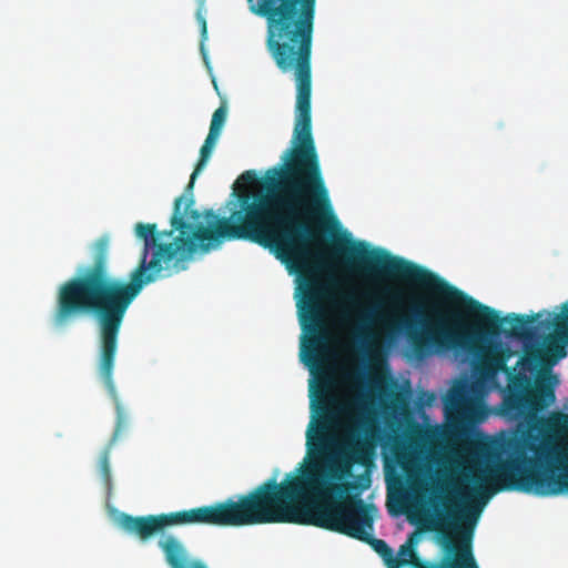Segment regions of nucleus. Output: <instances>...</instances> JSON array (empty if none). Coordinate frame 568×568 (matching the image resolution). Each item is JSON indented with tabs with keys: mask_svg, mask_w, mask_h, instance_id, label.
Wrapping results in <instances>:
<instances>
[{
	"mask_svg": "<svg viewBox=\"0 0 568 568\" xmlns=\"http://www.w3.org/2000/svg\"><path fill=\"white\" fill-rule=\"evenodd\" d=\"M275 253L276 257L301 276V298L297 302L300 321L303 329L310 334L307 344H302V361L314 369L322 361L326 346V327L324 324L323 301L326 286L314 275L310 266L308 246H264Z\"/></svg>",
	"mask_w": 568,
	"mask_h": 568,
	"instance_id": "nucleus-3",
	"label": "nucleus"
},
{
	"mask_svg": "<svg viewBox=\"0 0 568 568\" xmlns=\"http://www.w3.org/2000/svg\"><path fill=\"white\" fill-rule=\"evenodd\" d=\"M217 140H219V136L210 134V133L207 134L203 145L201 146L200 158L197 160L195 169L192 172L190 182L185 189L186 192L193 190L195 179H196L197 174L204 169V166L209 162V160L213 153V150L217 143Z\"/></svg>",
	"mask_w": 568,
	"mask_h": 568,
	"instance_id": "nucleus-8",
	"label": "nucleus"
},
{
	"mask_svg": "<svg viewBox=\"0 0 568 568\" xmlns=\"http://www.w3.org/2000/svg\"><path fill=\"white\" fill-rule=\"evenodd\" d=\"M374 505L363 499H353L341 505L334 513L317 516L312 526L335 531L368 544L383 559L387 568L408 566V559L396 557L393 549L383 539L373 537Z\"/></svg>",
	"mask_w": 568,
	"mask_h": 568,
	"instance_id": "nucleus-4",
	"label": "nucleus"
},
{
	"mask_svg": "<svg viewBox=\"0 0 568 568\" xmlns=\"http://www.w3.org/2000/svg\"><path fill=\"white\" fill-rule=\"evenodd\" d=\"M392 297L396 300L398 297V294H393Z\"/></svg>",
	"mask_w": 568,
	"mask_h": 568,
	"instance_id": "nucleus-16",
	"label": "nucleus"
},
{
	"mask_svg": "<svg viewBox=\"0 0 568 568\" xmlns=\"http://www.w3.org/2000/svg\"><path fill=\"white\" fill-rule=\"evenodd\" d=\"M413 313H414L415 315H417V316L422 315V311H420V308H419V307H414V308H413Z\"/></svg>",
	"mask_w": 568,
	"mask_h": 568,
	"instance_id": "nucleus-14",
	"label": "nucleus"
},
{
	"mask_svg": "<svg viewBox=\"0 0 568 568\" xmlns=\"http://www.w3.org/2000/svg\"><path fill=\"white\" fill-rule=\"evenodd\" d=\"M469 448V444L468 443H465V445L463 446L462 450L464 452H467Z\"/></svg>",
	"mask_w": 568,
	"mask_h": 568,
	"instance_id": "nucleus-15",
	"label": "nucleus"
},
{
	"mask_svg": "<svg viewBox=\"0 0 568 568\" xmlns=\"http://www.w3.org/2000/svg\"><path fill=\"white\" fill-rule=\"evenodd\" d=\"M306 433L310 465L301 475L268 478L237 499L159 515L124 514V531L146 541L168 527L207 525L245 527L265 524L310 525L317 516L353 499L371 485L368 475L354 480L353 466L372 463L374 445L367 438L368 403L363 394L339 400L329 396L315 407Z\"/></svg>",
	"mask_w": 568,
	"mask_h": 568,
	"instance_id": "nucleus-2",
	"label": "nucleus"
},
{
	"mask_svg": "<svg viewBox=\"0 0 568 568\" xmlns=\"http://www.w3.org/2000/svg\"><path fill=\"white\" fill-rule=\"evenodd\" d=\"M369 277H396L424 288L434 296L429 304L430 318L425 329L412 332L413 323L403 320L414 354L418 358L435 351H468L477 358L476 372L484 379H493L499 372L508 376L500 415L517 423L523 446L535 455L529 463L542 469H532L511 459L491 466L489 474L500 487L495 491L516 490L537 496H558L568 493V414L540 413L555 399L558 379L550 372L542 373L534 383L524 373L506 363L513 355L509 347L491 342L503 331L507 336L529 338L539 314L499 313L450 285L427 268L394 256L383 248H369Z\"/></svg>",
	"mask_w": 568,
	"mask_h": 568,
	"instance_id": "nucleus-1",
	"label": "nucleus"
},
{
	"mask_svg": "<svg viewBox=\"0 0 568 568\" xmlns=\"http://www.w3.org/2000/svg\"><path fill=\"white\" fill-rule=\"evenodd\" d=\"M444 416L448 436L459 439L470 426L481 423L486 408L474 387L465 381H456L443 397Z\"/></svg>",
	"mask_w": 568,
	"mask_h": 568,
	"instance_id": "nucleus-5",
	"label": "nucleus"
},
{
	"mask_svg": "<svg viewBox=\"0 0 568 568\" xmlns=\"http://www.w3.org/2000/svg\"><path fill=\"white\" fill-rule=\"evenodd\" d=\"M383 318V306L381 303H375L363 313V323L366 325L373 324Z\"/></svg>",
	"mask_w": 568,
	"mask_h": 568,
	"instance_id": "nucleus-10",
	"label": "nucleus"
},
{
	"mask_svg": "<svg viewBox=\"0 0 568 568\" xmlns=\"http://www.w3.org/2000/svg\"><path fill=\"white\" fill-rule=\"evenodd\" d=\"M256 179H257V175H256L255 171H252V170L243 172L239 178L240 181H242L244 183H248V184L254 183L256 181Z\"/></svg>",
	"mask_w": 568,
	"mask_h": 568,
	"instance_id": "nucleus-11",
	"label": "nucleus"
},
{
	"mask_svg": "<svg viewBox=\"0 0 568 568\" xmlns=\"http://www.w3.org/2000/svg\"><path fill=\"white\" fill-rule=\"evenodd\" d=\"M202 34H206V22L204 19L202 20Z\"/></svg>",
	"mask_w": 568,
	"mask_h": 568,
	"instance_id": "nucleus-13",
	"label": "nucleus"
},
{
	"mask_svg": "<svg viewBox=\"0 0 568 568\" xmlns=\"http://www.w3.org/2000/svg\"><path fill=\"white\" fill-rule=\"evenodd\" d=\"M226 115H227V109L224 104H222L214 111V113L212 115L211 124H210V131H209L210 134H213V135H216L220 138V134H221L222 129L226 121Z\"/></svg>",
	"mask_w": 568,
	"mask_h": 568,
	"instance_id": "nucleus-9",
	"label": "nucleus"
},
{
	"mask_svg": "<svg viewBox=\"0 0 568 568\" xmlns=\"http://www.w3.org/2000/svg\"><path fill=\"white\" fill-rule=\"evenodd\" d=\"M160 547L171 568H209L202 560L189 558L182 544L173 536L160 541Z\"/></svg>",
	"mask_w": 568,
	"mask_h": 568,
	"instance_id": "nucleus-7",
	"label": "nucleus"
},
{
	"mask_svg": "<svg viewBox=\"0 0 568 568\" xmlns=\"http://www.w3.org/2000/svg\"><path fill=\"white\" fill-rule=\"evenodd\" d=\"M568 345V302L562 305L561 314L555 321L554 334L547 338L545 347H536L527 351L519 363L529 371L545 365L549 357L559 359L566 356L565 346Z\"/></svg>",
	"mask_w": 568,
	"mask_h": 568,
	"instance_id": "nucleus-6",
	"label": "nucleus"
},
{
	"mask_svg": "<svg viewBox=\"0 0 568 568\" xmlns=\"http://www.w3.org/2000/svg\"><path fill=\"white\" fill-rule=\"evenodd\" d=\"M398 555L399 556H404V555L414 556L415 554H414V550L410 549L407 545H402L399 548Z\"/></svg>",
	"mask_w": 568,
	"mask_h": 568,
	"instance_id": "nucleus-12",
	"label": "nucleus"
}]
</instances>
